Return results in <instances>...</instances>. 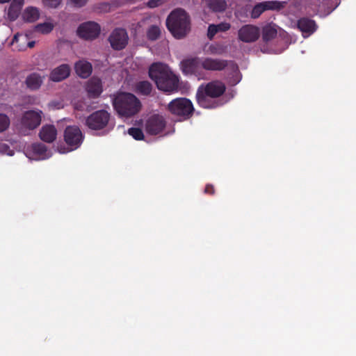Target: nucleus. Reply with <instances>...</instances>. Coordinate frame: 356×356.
Here are the masks:
<instances>
[{"label": "nucleus", "mask_w": 356, "mask_h": 356, "mask_svg": "<svg viewBox=\"0 0 356 356\" xmlns=\"http://www.w3.org/2000/svg\"><path fill=\"white\" fill-rule=\"evenodd\" d=\"M181 68L184 74L195 76L199 75L202 68L211 71H221L227 68L233 74L238 72V67L234 61L212 58L185 59L181 62Z\"/></svg>", "instance_id": "1"}, {"label": "nucleus", "mask_w": 356, "mask_h": 356, "mask_svg": "<svg viewBox=\"0 0 356 356\" xmlns=\"http://www.w3.org/2000/svg\"><path fill=\"white\" fill-rule=\"evenodd\" d=\"M149 76L154 81L159 90L168 93L177 92L179 88V78L168 65L162 63H154L149 69Z\"/></svg>", "instance_id": "2"}, {"label": "nucleus", "mask_w": 356, "mask_h": 356, "mask_svg": "<svg viewBox=\"0 0 356 356\" xmlns=\"http://www.w3.org/2000/svg\"><path fill=\"white\" fill-rule=\"evenodd\" d=\"M226 86L220 81H211L207 83H202L196 92V102L204 108H216L222 103L218 99L225 92Z\"/></svg>", "instance_id": "3"}, {"label": "nucleus", "mask_w": 356, "mask_h": 356, "mask_svg": "<svg viewBox=\"0 0 356 356\" xmlns=\"http://www.w3.org/2000/svg\"><path fill=\"white\" fill-rule=\"evenodd\" d=\"M113 106L119 116L129 118L140 112L142 104L134 94L120 92L113 98Z\"/></svg>", "instance_id": "4"}, {"label": "nucleus", "mask_w": 356, "mask_h": 356, "mask_svg": "<svg viewBox=\"0 0 356 356\" xmlns=\"http://www.w3.org/2000/svg\"><path fill=\"white\" fill-rule=\"evenodd\" d=\"M166 26L175 38L181 39L191 31L190 16L183 8H176L168 16Z\"/></svg>", "instance_id": "5"}, {"label": "nucleus", "mask_w": 356, "mask_h": 356, "mask_svg": "<svg viewBox=\"0 0 356 356\" xmlns=\"http://www.w3.org/2000/svg\"><path fill=\"white\" fill-rule=\"evenodd\" d=\"M168 110L172 114L188 119L192 115L194 108L190 99L177 98L169 103Z\"/></svg>", "instance_id": "6"}, {"label": "nucleus", "mask_w": 356, "mask_h": 356, "mask_svg": "<svg viewBox=\"0 0 356 356\" xmlns=\"http://www.w3.org/2000/svg\"><path fill=\"white\" fill-rule=\"evenodd\" d=\"M111 114L106 110H98L86 119V126L91 130H102L105 129L109 122Z\"/></svg>", "instance_id": "7"}, {"label": "nucleus", "mask_w": 356, "mask_h": 356, "mask_svg": "<svg viewBox=\"0 0 356 356\" xmlns=\"http://www.w3.org/2000/svg\"><path fill=\"white\" fill-rule=\"evenodd\" d=\"M64 141L68 151L77 149L82 144L84 135L80 128L76 125L67 126L63 134Z\"/></svg>", "instance_id": "8"}, {"label": "nucleus", "mask_w": 356, "mask_h": 356, "mask_svg": "<svg viewBox=\"0 0 356 356\" xmlns=\"http://www.w3.org/2000/svg\"><path fill=\"white\" fill-rule=\"evenodd\" d=\"M166 126L164 118L159 114L149 116L145 124V129L147 134L156 136L161 134Z\"/></svg>", "instance_id": "9"}, {"label": "nucleus", "mask_w": 356, "mask_h": 356, "mask_svg": "<svg viewBox=\"0 0 356 356\" xmlns=\"http://www.w3.org/2000/svg\"><path fill=\"white\" fill-rule=\"evenodd\" d=\"M260 35V29L253 24L243 25L238 31V39L245 43L256 42Z\"/></svg>", "instance_id": "10"}, {"label": "nucleus", "mask_w": 356, "mask_h": 356, "mask_svg": "<svg viewBox=\"0 0 356 356\" xmlns=\"http://www.w3.org/2000/svg\"><path fill=\"white\" fill-rule=\"evenodd\" d=\"M128 34L125 29L122 28L115 29L111 33L108 41L111 47L115 50H122L128 43Z\"/></svg>", "instance_id": "11"}, {"label": "nucleus", "mask_w": 356, "mask_h": 356, "mask_svg": "<svg viewBox=\"0 0 356 356\" xmlns=\"http://www.w3.org/2000/svg\"><path fill=\"white\" fill-rule=\"evenodd\" d=\"M42 114V112L41 111H26L21 119L22 128L28 130H33L37 128L40 124Z\"/></svg>", "instance_id": "12"}, {"label": "nucleus", "mask_w": 356, "mask_h": 356, "mask_svg": "<svg viewBox=\"0 0 356 356\" xmlns=\"http://www.w3.org/2000/svg\"><path fill=\"white\" fill-rule=\"evenodd\" d=\"M100 33V26L94 22H88L81 24L77 29L78 35L85 40H94Z\"/></svg>", "instance_id": "13"}, {"label": "nucleus", "mask_w": 356, "mask_h": 356, "mask_svg": "<svg viewBox=\"0 0 356 356\" xmlns=\"http://www.w3.org/2000/svg\"><path fill=\"white\" fill-rule=\"evenodd\" d=\"M282 7V3L277 1H266L257 3L251 11V17L257 19L266 10H277Z\"/></svg>", "instance_id": "14"}, {"label": "nucleus", "mask_w": 356, "mask_h": 356, "mask_svg": "<svg viewBox=\"0 0 356 356\" xmlns=\"http://www.w3.org/2000/svg\"><path fill=\"white\" fill-rule=\"evenodd\" d=\"M297 26L305 38L312 35L317 28L315 21L308 17H302L298 19Z\"/></svg>", "instance_id": "15"}, {"label": "nucleus", "mask_w": 356, "mask_h": 356, "mask_svg": "<svg viewBox=\"0 0 356 356\" xmlns=\"http://www.w3.org/2000/svg\"><path fill=\"white\" fill-rule=\"evenodd\" d=\"M86 90L90 98H97L102 92V83L99 79L92 77L86 84Z\"/></svg>", "instance_id": "16"}, {"label": "nucleus", "mask_w": 356, "mask_h": 356, "mask_svg": "<svg viewBox=\"0 0 356 356\" xmlns=\"http://www.w3.org/2000/svg\"><path fill=\"white\" fill-rule=\"evenodd\" d=\"M70 70L69 65L62 64L51 72L49 79L54 82L61 81L70 76Z\"/></svg>", "instance_id": "17"}, {"label": "nucleus", "mask_w": 356, "mask_h": 356, "mask_svg": "<svg viewBox=\"0 0 356 356\" xmlns=\"http://www.w3.org/2000/svg\"><path fill=\"white\" fill-rule=\"evenodd\" d=\"M74 70L79 77L87 79L92 74V66L90 62L85 60H80L75 63Z\"/></svg>", "instance_id": "18"}, {"label": "nucleus", "mask_w": 356, "mask_h": 356, "mask_svg": "<svg viewBox=\"0 0 356 356\" xmlns=\"http://www.w3.org/2000/svg\"><path fill=\"white\" fill-rule=\"evenodd\" d=\"M39 136L42 140L46 143H52L56 138L57 130L54 125L47 124L42 127Z\"/></svg>", "instance_id": "19"}, {"label": "nucleus", "mask_w": 356, "mask_h": 356, "mask_svg": "<svg viewBox=\"0 0 356 356\" xmlns=\"http://www.w3.org/2000/svg\"><path fill=\"white\" fill-rule=\"evenodd\" d=\"M24 3V0H13L10 3L8 10V18L10 21H15L17 19L21 13L22 6Z\"/></svg>", "instance_id": "20"}, {"label": "nucleus", "mask_w": 356, "mask_h": 356, "mask_svg": "<svg viewBox=\"0 0 356 356\" xmlns=\"http://www.w3.org/2000/svg\"><path fill=\"white\" fill-rule=\"evenodd\" d=\"M44 76L40 74L33 72L30 74L25 80V83L28 88L31 90H36L39 89L43 83Z\"/></svg>", "instance_id": "21"}, {"label": "nucleus", "mask_w": 356, "mask_h": 356, "mask_svg": "<svg viewBox=\"0 0 356 356\" xmlns=\"http://www.w3.org/2000/svg\"><path fill=\"white\" fill-rule=\"evenodd\" d=\"M135 91L140 95L149 96L152 91V85L148 81H138L135 85Z\"/></svg>", "instance_id": "22"}, {"label": "nucleus", "mask_w": 356, "mask_h": 356, "mask_svg": "<svg viewBox=\"0 0 356 356\" xmlns=\"http://www.w3.org/2000/svg\"><path fill=\"white\" fill-rule=\"evenodd\" d=\"M40 17L39 10L35 7H28L22 13V18L26 22H34Z\"/></svg>", "instance_id": "23"}, {"label": "nucleus", "mask_w": 356, "mask_h": 356, "mask_svg": "<svg viewBox=\"0 0 356 356\" xmlns=\"http://www.w3.org/2000/svg\"><path fill=\"white\" fill-rule=\"evenodd\" d=\"M208 8L214 13H222L227 8V1L225 0H207Z\"/></svg>", "instance_id": "24"}, {"label": "nucleus", "mask_w": 356, "mask_h": 356, "mask_svg": "<svg viewBox=\"0 0 356 356\" xmlns=\"http://www.w3.org/2000/svg\"><path fill=\"white\" fill-rule=\"evenodd\" d=\"M31 149L33 154L38 159H46L47 157V146L40 143L32 144Z\"/></svg>", "instance_id": "25"}, {"label": "nucleus", "mask_w": 356, "mask_h": 356, "mask_svg": "<svg viewBox=\"0 0 356 356\" xmlns=\"http://www.w3.org/2000/svg\"><path fill=\"white\" fill-rule=\"evenodd\" d=\"M277 35V31L275 28L272 26L271 25H267L264 27L262 38L263 40L266 42L272 40L275 38H276Z\"/></svg>", "instance_id": "26"}, {"label": "nucleus", "mask_w": 356, "mask_h": 356, "mask_svg": "<svg viewBox=\"0 0 356 356\" xmlns=\"http://www.w3.org/2000/svg\"><path fill=\"white\" fill-rule=\"evenodd\" d=\"M161 29L156 25H152L147 31V38L151 41H155L160 37Z\"/></svg>", "instance_id": "27"}, {"label": "nucleus", "mask_w": 356, "mask_h": 356, "mask_svg": "<svg viewBox=\"0 0 356 356\" xmlns=\"http://www.w3.org/2000/svg\"><path fill=\"white\" fill-rule=\"evenodd\" d=\"M54 24L50 22H44L38 24L35 26V30L43 34H47L54 29Z\"/></svg>", "instance_id": "28"}, {"label": "nucleus", "mask_w": 356, "mask_h": 356, "mask_svg": "<svg viewBox=\"0 0 356 356\" xmlns=\"http://www.w3.org/2000/svg\"><path fill=\"white\" fill-rule=\"evenodd\" d=\"M128 134L137 140H140L144 138L143 131L140 128L131 127L128 129Z\"/></svg>", "instance_id": "29"}, {"label": "nucleus", "mask_w": 356, "mask_h": 356, "mask_svg": "<svg viewBox=\"0 0 356 356\" xmlns=\"http://www.w3.org/2000/svg\"><path fill=\"white\" fill-rule=\"evenodd\" d=\"M227 47L222 44H216L210 46L209 49L211 54L221 55L226 51Z\"/></svg>", "instance_id": "30"}, {"label": "nucleus", "mask_w": 356, "mask_h": 356, "mask_svg": "<svg viewBox=\"0 0 356 356\" xmlns=\"http://www.w3.org/2000/svg\"><path fill=\"white\" fill-rule=\"evenodd\" d=\"M10 125L9 118L3 113H0V133L6 131Z\"/></svg>", "instance_id": "31"}, {"label": "nucleus", "mask_w": 356, "mask_h": 356, "mask_svg": "<svg viewBox=\"0 0 356 356\" xmlns=\"http://www.w3.org/2000/svg\"><path fill=\"white\" fill-rule=\"evenodd\" d=\"M218 33L216 24H210L208 27L207 37L209 40H212L215 35Z\"/></svg>", "instance_id": "32"}, {"label": "nucleus", "mask_w": 356, "mask_h": 356, "mask_svg": "<svg viewBox=\"0 0 356 356\" xmlns=\"http://www.w3.org/2000/svg\"><path fill=\"white\" fill-rule=\"evenodd\" d=\"M61 1L62 0H42L44 6L53 8H57L60 4Z\"/></svg>", "instance_id": "33"}, {"label": "nucleus", "mask_w": 356, "mask_h": 356, "mask_svg": "<svg viewBox=\"0 0 356 356\" xmlns=\"http://www.w3.org/2000/svg\"><path fill=\"white\" fill-rule=\"evenodd\" d=\"M0 153L7 154L9 156L13 155V151L10 149V147L5 143H0Z\"/></svg>", "instance_id": "34"}, {"label": "nucleus", "mask_w": 356, "mask_h": 356, "mask_svg": "<svg viewBox=\"0 0 356 356\" xmlns=\"http://www.w3.org/2000/svg\"><path fill=\"white\" fill-rule=\"evenodd\" d=\"M218 32H225L230 29L231 25L227 22H221L218 24H216Z\"/></svg>", "instance_id": "35"}, {"label": "nucleus", "mask_w": 356, "mask_h": 356, "mask_svg": "<svg viewBox=\"0 0 356 356\" xmlns=\"http://www.w3.org/2000/svg\"><path fill=\"white\" fill-rule=\"evenodd\" d=\"M165 0H149L147 6L150 8H156L164 3Z\"/></svg>", "instance_id": "36"}, {"label": "nucleus", "mask_w": 356, "mask_h": 356, "mask_svg": "<svg viewBox=\"0 0 356 356\" xmlns=\"http://www.w3.org/2000/svg\"><path fill=\"white\" fill-rule=\"evenodd\" d=\"M70 1L74 6L81 8L86 5L88 0H70Z\"/></svg>", "instance_id": "37"}, {"label": "nucleus", "mask_w": 356, "mask_h": 356, "mask_svg": "<svg viewBox=\"0 0 356 356\" xmlns=\"http://www.w3.org/2000/svg\"><path fill=\"white\" fill-rule=\"evenodd\" d=\"M204 192L205 194L213 195L215 193L214 186L212 184H207Z\"/></svg>", "instance_id": "38"}, {"label": "nucleus", "mask_w": 356, "mask_h": 356, "mask_svg": "<svg viewBox=\"0 0 356 356\" xmlns=\"http://www.w3.org/2000/svg\"><path fill=\"white\" fill-rule=\"evenodd\" d=\"M35 45V41H30L28 42L27 46L29 48H33Z\"/></svg>", "instance_id": "39"}, {"label": "nucleus", "mask_w": 356, "mask_h": 356, "mask_svg": "<svg viewBox=\"0 0 356 356\" xmlns=\"http://www.w3.org/2000/svg\"><path fill=\"white\" fill-rule=\"evenodd\" d=\"M19 40V36L17 35H15L13 38V42H17Z\"/></svg>", "instance_id": "40"}, {"label": "nucleus", "mask_w": 356, "mask_h": 356, "mask_svg": "<svg viewBox=\"0 0 356 356\" xmlns=\"http://www.w3.org/2000/svg\"><path fill=\"white\" fill-rule=\"evenodd\" d=\"M10 0H0L1 3L8 2Z\"/></svg>", "instance_id": "41"}]
</instances>
